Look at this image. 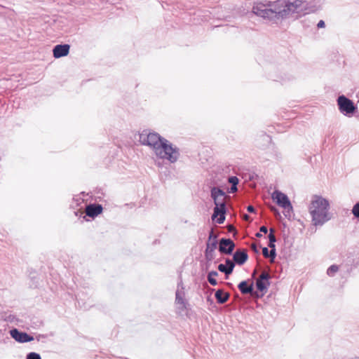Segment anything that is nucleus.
Masks as SVG:
<instances>
[{"label":"nucleus","instance_id":"f257e3e1","mask_svg":"<svg viewBox=\"0 0 359 359\" xmlns=\"http://www.w3.org/2000/svg\"><path fill=\"white\" fill-rule=\"evenodd\" d=\"M139 142L149 147L158 158L168 160L172 163L179 158V149L158 133L144 130L139 134Z\"/></svg>","mask_w":359,"mask_h":359},{"label":"nucleus","instance_id":"f03ea898","mask_svg":"<svg viewBox=\"0 0 359 359\" xmlns=\"http://www.w3.org/2000/svg\"><path fill=\"white\" fill-rule=\"evenodd\" d=\"M330 201L321 196H312L309 211L311 216V222L314 226H322L332 219V215L330 212Z\"/></svg>","mask_w":359,"mask_h":359},{"label":"nucleus","instance_id":"7ed1b4c3","mask_svg":"<svg viewBox=\"0 0 359 359\" xmlns=\"http://www.w3.org/2000/svg\"><path fill=\"white\" fill-rule=\"evenodd\" d=\"M276 5L278 6V17L280 18H299L305 15L309 8L308 0H278Z\"/></svg>","mask_w":359,"mask_h":359},{"label":"nucleus","instance_id":"20e7f679","mask_svg":"<svg viewBox=\"0 0 359 359\" xmlns=\"http://www.w3.org/2000/svg\"><path fill=\"white\" fill-rule=\"evenodd\" d=\"M278 6L276 1L273 2L269 6L262 4L255 3L252 7V12L263 18L272 20L275 18H279L278 13Z\"/></svg>","mask_w":359,"mask_h":359},{"label":"nucleus","instance_id":"39448f33","mask_svg":"<svg viewBox=\"0 0 359 359\" xmlns=\"http://www.w3.org/2000/svg\"><path fill=\"white\" fill-rule=\"evenodd\" d=\"M272 198L276 203L285 210V216L290 217L292 212V205L288 197L283 193L276 190L272 194Z\"/></svg>","mask_w":359,"mask_h":359},{"label":"nucleus","instance_id":"423d86ee","mask_svg":"<svg viewBox=\"0 0 359 359\" xmlns=\"http://www.w3.org/2000/svg\"><path fill=\"white\" fill-rule=\"evenodd\" d=\"M217 235L212 229L209 234L205 250V257L207 260L211 261L215 258V250L217 247Z\"/></svg>","mask_w":359,"mask_h":359},{"label":"nucleus","instance_id":"0eeeda50","mask_svg":"<svg viewBox=\"0 0 359 359\" xmlns=\"http://www.w3.org/2000/svg\"><path fill=\"white\" fill-rule=\"evenodd\" d=\"M337 104L339 111L346 115L353 114L356 109L353 101L344 95H340L338 97Z\"/></svg>","mask_w":359,"mask_h":359},{"label":"nucleus","instance_id":"6e6552de","mask_svg":"<svg viewBox=\"0 0 359 359\" xmlns=\"http://www.w3.org/2000/svg\"><path fill=\"white\" fill-rule=\"evenodd\" d=\"M183 290L184 287L179 284L176 291L175 304L176 309L180 315L185 314L187 310V303L184 299Z\"/></svg>","mask_w":359,"mask_h":359},{"label":"nucleus","instance_id":"1a4fd4ad","mask_svg":"<svg viewBox=\"0 0 359 359\" xmlns=\"http://www.w3.org/2000/svg\"><path fill=\"white\" fill-rule=\"evenodd\" d=\"M211 196L216 207H219V208H225L226 196L222 189L217 187H213L211 189Z\"/></svg>","mask_w":359,"mask_h":359},{"label":"nucleus","instance_id":"9d476101","mask_svg":"<svg viewBox=\"0 0 359 359\" xmlns=\"http://www.w3.org/2000/svg\"><path fill=\"white\" fill-rule=\"evenodd\" d=\"M10 334L12 338L19 343H25L34 340L33 337L29 336L26 332H20L15 328L10 331Z\"/></svg>","mask_w":359,"mask_h":359},{"label":"nucleus","instance_id":"9b49d317","mask_svg":"<svg viewBox=\"0 0 359 359\" xmlns=\"http://www.w3.org/2000/svg\"><path fill=\"white\" fill-rule=\"evenodd\" d=\"M235 247L234 243L229 238H222L220 240L219 250L224 254L230 255Z\"/></svg>","mask_w":359,"mask_h":359},{"label":"nucleus","instance_id":"f8f14e48","mask_svg":"<svg viewBox=\"0 0 359 359\" xmlns=\"http://www.w3.org/2000/svg\"><path fill=\"white\" fill-rule=\"evenodd\" d=\"M70 46L68 44L57 45L53 50L55 58H60L67 56L69 53Z\"/></svg>","mask_w":359,"mask_h":359},{"label":"nucleus","instance_id":"ddd939ff","mask_svg":"<svg viewBox=\"0 0 359 359\" xmlns=\"http://www.w3.org/2000/svg\"><path fill=\"white\" fill-rule=\"evenodd\" d=\"M269 274L266 271H263L256 282L257 289L260 291L266 290L267 286L269 285Z\"/></svg>","mask_w":359,"mask_h":359},{"label":"nucleus","instance_id":"4468645a","mask_svg":"<svg viewBox=\"0 0 359 359\" xmlns=\"http://www.w3.org/2000/svg\"><path fill=\"white\" fill-rule=\"evenodd\" d=\"M225 208H219V207H215L214 212L212 215V219L216 221L218 224H222L225 220Z\"/></svg>","mask_w":359,"mask_h":359},{"label":"nucleus","instance_id":"2eb2a0df","mask_svg":"<svg viewBox=\"0 0 359 359\" xmlns=\"http://www.w3.org/2000/svg\"><path fill=\"white\" fill-rule=\"evenodd\" d=\"M102 211V207L100 205H89L86 208V213L90 217H95L100 215Z\"/></svg>","mask_w":359,"mask_h":359},{"label":"nucleus","instance_id":"dca6fc26","mask_svg":"<svg viewBox=\"0 0 359 359\" xmlns=\"http://www.w3.org/2000/svg\"><path fill=\"white\" fill-rule=\"evenodd\" d=\"M248 254L245 251H236L233 256V261L238 264H243L248 259Z\"/></svg>","mask_w":359,"mask_h":359},{"label":"nucleus","instance_id":"f3484780","mask_svg":"<svg viewBox=\"0 0 359 359\" xmlns=\"http://www.w3.org/2000/svg\"><path fill=\"white\" fill-rule=\"evenodd\" d=\"M215 297L219 303L224 304L228 300L229 294L226 292H224L221 290H218L215 292Z\"/></svg>","mask_w":359,"mask_h":359},{"label":"nucleus","instance_id":"a211bd4d","mask_svg":"<svg viewBox=\"0 0 359 359\" xmlns=\"http://www.w3.org/2000/svg\"><path fill=\"white\" fill-rule=\"evenodd\" d=\"M238 288L243 294H248L252 292V285L248 286L246 281H242L238 285Z\"/></svg>","mask_w":359,"mask_h":359},{"label":"nucleus","instance_id":"6ab92c4d","mask_svg":"<svg viewBox=\"0 0 359 359\" xmlns=\"http://www.w3.org/2000/svg\"><path fill=\"white\" fill-rule=\"evenodd\" d=\"M218 273L217 271H212L208 274V281L212 285H216L217 282L216 280V277L217 276Z\"/></svg>","mask_w":359,"mask_h":359},{"label":"nucleus","instance_id":"aec40b11","mask_svg":"<svg viewBox=\"0 0 359 359\" xmlns=\"http://www.w3.org/2000/svg\"><path fill=\"white\" fill-rule=\"evenodd\" d=\"M218 269L219 271L224 273L226 275H229L232 273L233 270L229 271V267H227L226 265L223 264H220L218 266Z\"/></svg>","mask_w":359,"mask_h":359},{"label":"nucleus","instance_id":"412c9836","mask_svg":"<svg viewBox=\"0 0 359 359\" xmlns=\"http://www.w3.org/2000/svg\"><path fill=\"white\" fill-rule=\"evenodd\" d=\"M338 271V266L336 265H332L327 269V274L332 276Z\"/></svg>","mask_w":359,"mask_h":359},{"label":"nucleus","instance_id":"4be33fe9","mask_svg":"<svg viewBox=\"0 0 359 359\" xmlns=\"http://www.w3.org/2000/svg\"><path fill=\"white\" fill-rule=\"evenodd\" d=\"M27 359H41L39 353L32 352L27 355Z\"/></svg>","mask_w":359,"mask_h":359},{"label":"nucleus","instance_id":"5701e85b","mask_svg":"<svg viewBox=\"0 0 359 359\" xmlns=\"http://www.w3.org/2000/svg\"><path fill=\"white\" fill-rule=\"evenodd\" d=\"M352 212L355 217H359V203H357L353 208Z\"/></svg>","mask_w":359,"mask_h":359},{"label":"nucleus","instance_id":"b1692460","mask_svg":"<svg viewBox=\"0 0 359 359\" xmlns=\"http://www.w3.org/2000/svg\"><path fill=\"white\" fill-rule=\"evenodd\" d=\"M234 262V261H232V260H231V259H226V264H225V265H226L227 267H229V271H230V270H233V268H234V266H235V264H234V262Z\"/></svg>","mask_w":359,"mask_h":359},{"label":"nucleus","instance_id":"393cba45","mask_svg":"<svg viewBox=\"0 0 359 359\" xmlns=\"http://www.w3.org/2000/svg\"><path fill=\"white\" fill-rule=\"evenodd\" d=\"M273 232H274V230L273 229H270V233L269 235V242H271V243H276V239L273 234Z\"/></svg>","mask_w":359,"mask_h":359},{"label":"nucleus","instance_id":"a878e982","mask_svg":"<svg viewBox=\"0 0 359 359\" xmlns=\"http://www.w3.org/2000/svg\"><path fill=\"white\" fill-rule=\"evenodd\" d=\"M229 182L231 183L232 185H237L238 183V179L236 177H231L229 178Z\"/></svg>","mask_w":359,"mask_h":359},{"label":"nucleus","instance_id":"bb28decb","mask_svg":"<svg viewBox=\"0 0 359 359\" xmlns=\"http://www.w3.org/2000/svg\"><path fill=\"white\" fill-rule=\"evenodd\" d=\"M262 253H263V255L265 257H269V250H268V248H264L262 249Z\"/></svg>","mask_w":359,"mask_h":359},{"label":"nucleus","instance_id":"cd10ccee","mask_svg":"<svg viewBox=\"0 0 359 359\" xmlns=\"http://www.w3.org/2000/svg\"><path fill=\"white\" fill-rule=\"evenodd\" d=\"M269 257H271L272 259H273L276 257V249H271L270 250Z\"/></svg>","mask_w":359,"mask_h":359},{"label":"nucleus","instance_id":"c85d7f7f","mask_svg":"<svg viewBox=\"0 0 359 359\" xmlns=\"http://www.w3.org/2000/svg\"><path fill=\"white\" fill-rule=\"evenodd\" d=\"M317 26H318V28H323V27H325V22L323 20H320L318 22Z\"/></svg>","mask_w":359,"mask_h":359},{"label":"nucleus","instance_id":"c756f323","mask_svg":"<svg viewBox=\"0 0 359 359\" xmlns=\"http://www.w3.org/2000/svg\"><path fill=\"white\" fill-rule=\"evenodd\" d=\"M236 191H237V185H234V186H233V185H232V186H231V189H230L229 192H230V193H234V192H236Z\"/></svg>","mask_w":359,"mask_h":359},{"label":"nucleus","instance_id":"7c9ffc66","mask_svg":"<svg viewBox=\"0 0 359 359\" xmlns=\"http://www.w3.org/2000/svg\"><path fill=\"white\" fill-rule=\"evenodd\" d=\"M260 231H261V232H263V233H267V231H268V229H267V228H266V226H261V228H260Z\"/></svg>","mask_w":359,"mask_h":359},{"label":"nucleus","instance_id":"2f4dec72","mask_svg":"<svg viewBox=\"0 0 359 359\" xmlns=\"http://www.w3.org/2000/svg\"><path fill=\"white\" fill-rule=\"evenodd\" d=\"M247 210L248 212H255V208L252 205H249L248 208H247Z\"/></svg>","mask_w":359,"mask_h":359},{"label":"nucleus","instance_id":"473e14b6","mask_svg":"<svg viewBox=\"0 0 359 359\" xmlns=\"http://www.w3.org/2000/svg\"><path fill=\"white\" fill-rule=\"evenodd\" d=\"M269 247L271 249H276L275 243H269Z\"/></svg>","mask_w":359,"mask_h":359},{"label":"nucleus","instance_id":"72a5a7b5","mask_svg":"<svg viewBox=\"0 0 359 359\" xmlns=\"http://www.w3.org/2000/svg\"><path fill=\"white\" fill-rule=\"evenodd\" d=\"M249 218H250V217H249L248 215H245L243 216V219H245V220H248V219H249Z\"/></svg>","mask_w":359,"mask_h":359},{"label":"nucleus","instance_id":"f704fd0d","mask_svg":"<svg viewBox=\"0 0 359 359\" xmlns=\"http://www.w3.org/2000/svg\"><path fill=\"white\" fill-rule=\"evenodd\" d=\"M233 230H234V227H233V226H231V225H230V226H229V231H233Z\"/></svg>","mask_w":359,"mask_h":359},{"label":"nucleus","instance_id":"c9c22d12","mask_svg":"<svg viewBox=\"0 0 359 359\" xmlns=\"http://www.w3.org/2000/svg\"><path fill=\"white\" fill-rule=\"evenodd\" d=\"M252 248L256 251L257 250H256V245L255 244H252Z\"/></svg>","mask_w":359,"mask_h":359},{"label":"nucleus","instance_id":"e433bc0d","mask_svg":"<svg viewBox=\"0 0 359 359\" xmlns=\"http://www.w3.org/2000/svg\"><path fill=\"white\" fill-rule=\"evenodd\" d=\"M256 236L257 237H261L262 236V234L260 233H256Z\"/></svg>","mask_w":359,"mask_h":359},{"label":"nucleus","instance_id":"4c0bfd02","mask_svg":"<svg viewBox=\"0 0 359 359\" xmlns=\"http://www.w3.org/2000/svg\"><path fill=\"white\" fill-rule=\"evenodd\" d=\"M272 210L273 211H276V208H273Z\"/></svg>","mask_w":359,"mask_h":359}]
</instances>
